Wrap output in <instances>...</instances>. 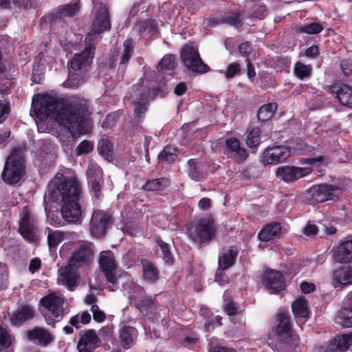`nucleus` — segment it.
I'll list each match as a JSON object with an SVG mask.
<instances>
[{
  "mask_svg": "<svg viewBox=\"0 0 352 352\" xmlns=\"http://www.w3.org/2000/svg\"><path fill=\"white\" fill-rule=\"evenodd\" d=\"M32 108L38 118H53L72 133L85 134L90 128L91 112L85 98L71 97L64 101L49 94L38 95Z\"/></svg>",
  "mask_w": 352,
  "mask_h": 352,
  "instance_id": "f257e3e1",
  "label": "nucleus"
},
{
  "mask_svg": "<svg viewBox=\"0 0 352 352\" xmlns=\"http://www.w3.org/2000/svg\"><path fill=\"white\" fill-rule=\"evenodd\" d=\"M48 197L53 202H61L63 218L68 223L78 222L82 214L80 183L74 177L57 173L48 184Z\"/></svg>",
  "mask_w": 352,
  "mask_h": 352,
  "instance_id": "f03ea898",
  "label": "nucleus"
},
{
  "mask_svg": "<svg viewBox=\"0 0 352 352\" xmlns=\"http://www.w3.org/2000/svg\"><path fill=\"white\" fill-rule=\"evenodd\" d=\"M26 173L25 160L20 148H14L6 158L1 179L8 185H19Z\"/></svg>",
  "mask_w": 352,
  "mask_h": 352,
  "instance_id": "7ed1b4c3",
  "label": "nucleus"
},
{
  "mask_svg": "<svg viewBox=\"0 0 352 352\" xmlns=\"http://www.w3.org/2000/svg\"><path fill=\"white\" fill-rule=\"evenodd\" d=\"M188 238L198 248L210 244L217 236L215 222L210 218L199 219L191 228L187 229Z\"/></svg>",
  "mask_w": 352,
  "mask_h": 352,
  "instance_id": "20e7f679",
  "label": "nucleus"
},
{
  "mask_svg": "<svg viewBox=\"0 0 352 352\" xmlns=\"http://www.w3.org/2000/svg\"><path fill=\"white\" fill-rule=\"evenodd\" d=\"M276 333L278 338L283 341V346L285 345L287 352H292L299 344V337L292 333L290 317L287 313L280 312L277 315Z\"/></svg>",
  "mask_w": 352,
  "mask_h": 352,
  "instance_id": "39448f33",
  "label": "nucleus"
},
{
  "mask_svg": "<svg viewBox=\"0 0 352 352\" xmlns=\"http://www.w3.org/2000/svg\"><path fill=\"white\" fill-rule=\"evenodd\" d=\"M79 10L80 6L78 3L64 5L47 16H43L41 19V25L49 24L52 30H55L58 26L65 28L67 24L65 19L76 15Z\"/></svg>",
  "mask_w": 352,
  "mask_h": 352,
  "instance_id": "423d86ee",
  "label": "nucleus"
},
{
  "mask_svg": "<svg viewBox=\"0 0 352 352\" xmlns=\"http://www.w3.org/2000/svg\"><path fill=\"white\" fill-rule=\"evenodd\" d=\"M180 58L183 65L192 72L205 74L210 71V67L200 57L198 49L190 45L183 47Z\"/></svg>",
  "mask_w": 352,
  "mask_h": 352,
  "instance_id": "0eeeda50",
  "label": "nucleus"
},
{
  "mask_svg": "<svg viewBox=\"0 0 352 352\" xmlns=\"http://www.w3.org/2000/svg\"><path fill=\"white\" fill-rule=\"evenodd\" d=\"M111 28L109 11L106 8H103L96 14L91 30L86 35L85 41L95 44V40L97 38L100 40L102 38L101 34L106 31H109Z\"/></svg>",
  "mask_w": 352,
  "mask_h": 352,
  "instance_id": "6e6552de",
  "label": "nucleus"
},
{
  "mask_svg": "<svg viewBox=\"0 0 352 352\" xmlns=\"http://www.w3.org/2000/svg\"><path fill=\"white\" fill-rule=\"evenodd\" d=\"M20 217L19 232L26 241L29 242L34 241L36 240L37 223L28 207H24L22 209Z\"/></svg>",
  "mask_w": 352,
  "mask_h": 352,
  "instance_id": "1a4fd4ad",
  "label": "nucleus"
},
{
  "mask_svg": "<svg viewBox=\"0 0 352 352\" xmlns=\"http://www.w3.org/2000/svg\"><path fill=\"white\" fill-rule=\"evenodd\" d=\"M111 223V216L109 212L97 210H94L89 223L91 234L97 237L103 236Z\"/></svg>",
  "mask_w": 352,
  "mask_h": 352,
  "instance_id": "9d476101",
  "label": "nucleus"
},
{
  "mask_svg": "<svg viewBox=\"0 0 352 352\" xmlns=\"http://www.w3.org/2000/svg\"><path fill=\"white\" fill-rule=\"evenodd\" d=\"M96 46L94 43L85 42V47L79 54L74 55L69 62V69L74 72H81L86 70L92 63Z\"/></svg>",
  "mask_w": 352,
  "mask_h": 352,
  "instance_id": "9b49d317",
  "label": "nucleus"
},
{
  "mask_svg": "<svg viewBox=\"0 0 352 352\" xmlns=\"http://www.w3.org/2000/svg\"><path fill=\"white\" fill-rule=\"evenodd\" d=\"M313 171L311 167H299L294 165L279 166L276 171V175L280 179L287 183H294L305 177Z\"/></svg>",
  "mask_w": 352,
  "mask_h": 352,
  "instance_id": "f8f14e48",
  "label": "nucleus"
},
{
  "mask_svg": "<svg viewBox=\"0 0 352 352\" xmlns=\"http://www.w3.org/2000/svg\"><path fill=\"white\" fill-rule=\"evenodd\" d=\"M291 155V150L287 146L278 145L267 147L262 154L264 165H274L285 162Z\"/></svg>",
  "mask_w": 352,
  "mask_h": 352,
  "instance_id": "ddd939ff",
  "label": "nucleus"
},
{
  "mask_svg": "<svg viewBox=\"0 0 352 352\" xmlns=\"http://www.w3.org/2000/svg\"><path fill=\"white\" fill-rule=\"evenodd\" d=\"M98 263L106 280L113 285H116L118 280L116 275L117 265L113 253L110 250L102 251L100 254Z\"/></svg>",
  "mask_w": 352,
  "mask_h": 352,
  "instance_id": "4468645a",
  "label": "nucleus"
},
{
  "mask_svg": "<svg viewBox=\"0 0 352 352\" xmlns=\"http://www.w3.org/2000/svg\"><path fill=\"white\" fill-rule=\"evenodd\" d=\"M262 284L272 294H277L285 288V278L280 272L267 269L262 275Z\"/></svg>",
  "mask_w": 352,
  "mask_h": 352,
  "instance_id": "2eb2a0df",
  "label": "nucleus"
},
{
  "mask_svg": "<svg viewBox=\"0 0 352 352\" xmlns=\"http://www.w3.org/2000/svg\"><path fill=\"white\" fill-rule=\"evenodd\" d=\"M86 175L90 192L94 197L99 199L101 196L102 168L96 163H90L88 165Z\"/></svg>",
  "mask_w": 352,
  "mask_h": 352,
  "instance_id": "dca6fc26",
  "label": "nucleus"
},
{
  "mask_svg": "<svg viewBox=\"0 0 352 352\" xmlns=\"http://www.w3.org/2000/svg\"><path fill=\"white\" fill-rule=\"evenodd\" d=\"M64 300L54 293H50L40 300V305L47 309L52 316L61 320L65 314L63 308Z\"/></svg>",
  "mask_w": 352,
  "mask_h": 352,
  "instance_id": "f3484780",
  "label": "nucleus"
},
{
  "mask_svg": "<svg viewBox=\"0 0 352 352\" xmlns=\"http://www.w3.org/2000/svg\"><path fill=\"white\" fill-rule=\"evenodd\" d=\"M223 152L228 158L234 160L237 163H242L248 157L246 149L241 146L239 140L236 138L226 139Z\"/></svg>",
  "mask_w": 352,
  "mask_h": 352,
  "instance_id": "a211bd4d",
  "label": "nucleus"
},
{
  "mask_svg": "<svg viewBox=\"0 0 352 352\" xmlns=\"http://www.w3.org/2000/svg\"><path fill=\"white\" fill-rule=\"evenodd\" d=\"M93 252L87 244H82L72 252L67 263L76 267L88 266L92 261Z\"/></svg>",
  "mask_w": 352,
  "mask_h": 352,
  "instance_id": "6ab92c4d",
  "label": "nucleus"
},
{
  "mask_svg": "<svg viewBox=\"0 0 352 352\" xmlns=\"http://www.w3.org/2000/svg\"><path fill=\"white\" fill-rule=\"evenodd\" d=\"M338 190V186L328 184H320L311 186L307 192L311 199L316 202H324L328 200H334L333 192Z\"/></svg>",
  "mask_w": 352,
  "mask_h": 352,
  "instance_id": "aec40b11",
  "label": "nucleus"
},
{
  "mask_svg": "<svg viewBox=\"0 0 352 352\" xmlns=\"http://www.w3.org/2000/svg\"><path fill=\"white\" fill-rule=\"evenodd\" d=\"M100 344V338L95 330L88 329L81 335L76 348L78 352H94Z\"/></svg>",
  "mask_w": 352,
  "mask_h": 352,
  "instance_id": "412c9836",
  "label": "nucleus"
},
{
  "mask_svg": "<svg viewBox=\"0 0 352 352\" xmlns=\"http://www.w3.org/2000/svg\"><path fill=\"white\" fill-rule=\"evenodd\" d=\"M10 322L14 326H20L36 316L35 309L30 305L19 306L17 309L8 314Z\"/></svg>",
  "mask_w": 352,
  "mask_h": 352,
  "instance_id": "4be33fe9",
  "label": "nucleus"
},
{
  "mask_svg": "<svg viewBox=\"0 0 352 352\" xmlns=\"http://www.w3.org/2000/svg\"><path fill=\"white\" fill-rule=\"evenodd\" d=\"M238 252L239 250L235 245L230 246L228 250L223 248L219 252L216 276H217L219 270L225 271L235 264Z\"/></svg>",
  "mask_w": 352,
  "mask_h": 352,
  "instance_id": "5701e85b",
  "label": "nucleus"
},
{
  "mask_svg": "<svg viewBox=\"0 0 352 352\" xmlns=\"http://www.w3.org/2000/svg\"><path fill=\"white\" fill-rule=\"evenodd\" d=\"M27 338L42 346H47L54 340V336L44 327H36L27 331Z\"/></svg>",
  "mask_w": 352,
  "mask_h": 352,
  "instance_id": "b1692460",
  "label": "nucleus"
},
{
  "mask_svg": "<svg viewBox=\"0 0 352 352\" xmlns=\"http://www.w3.org/2000/svg\"><path fill=\"white\" fill-rule=\"evenodd\" d=\"M60 272L63 285L69 291H74L78 285V269L67 263L63 269L60 270Z\"/></svg>",
  "mask_w": 352,
  "mask_h": 352,
  "instance_id": "393cba45",
  "label": "nucleus"
},
{
  "mask_svg": "<svg viewBox=\"0 0 352 352\" xmlns=\"http://www.w3.org/2000/svg\"><path fill=\"white\" fill-rule=\"evenodd\" d=\"M332 94H336L340 104L352 109V87L344 83H334L330 87Z\"/></svg>",
  "mask_w": 352,
  "mask_h": 352,
  "instance_id": "a878e982",
  "label": "nucleus"
},
{
  "mask_svg": "<svg viewBox=\"0 0 352 352\" xmlns=\"http://www.w3.org/2000/svg\"><path fill=\"white\" fill-rule=\"evenodd\" d=\"M352 345V332L338 335L333 338L329 343L327 352L346 351Z\"/></svg>",
  "mask_w": 352,
  "mask_h": 352,
  "instance_id": "bb28decb",
  "label": "nucleus"
},
{
  "mask_svg": "<svg viewBox=\"0 0 352 352\" xmlns=\"http://www.w3.org/2000/svg\"><path fill=\"white\" fill-rule=\"evenodd\" d=\"M188 176L195 182L204 179L206 170L203 161L200 159H190L187 161Z\"/></svg>",
  "mask_w": 352,
  "mask_h": 352,
  "instance_id": "cd10ccee",
  "label": "nucleus"
},
{
  "mask_svg": "<svg viewBox=\"0 0 352 352\" xmlns=\"http://www.w3.org/2000/svg\"><path fill=\"white\" fill-rule=\"evenodd\" d=\"M140 263L144 280L151 284L157 283L160 278V273L155 264L146 258H142Z\"/></svg>",
  "mask_w": 352,
  "mask_h": 352,
  "instance_id": "c85d7f7f",
  "label": "nucleus"
},
{
  "mask_svg": "<svg viewBox=\"0 0 352 352\" xmlns=\"http://www.w3.org/2000/svg\"><path fill=\"white\" fill-rule=\"evenodd\" d=\"M138 336V330L133 327L124 325L119 331L120 344L124 349H128L133 344Z\"/></svg>",
  "mask_w": 352,
  "mask_h": 352,
  "instance_id": "c756f323",
  "label": "nucleus"
},
{
  "mask_svg": "<svg viewBox=\"0 0 352 352\" xmlns=\"http://www.w3.org/2000/svg\"><path fill=\"white\" fill-rule=\"evenodd\" d=\"M335 259L342 263L352 262V240L341 243L334 252Z\"/></svg>",
  "mask_w": 352,
  "mask_h": 352,
  "instance_id": "7c9ffc66",
  "label": "nucleus"
},
{
  "mask_svg": "<svg viewBox=\"0 0 352 352\" xmlns=\"http://www.w3.org/2000/svg\"><path fill=\"white\" fill-rule=\"evenodd\" d=\"M136 307L145 316L153 318L156 312L155 298L145 295L140 298Z\"/></svg>",
  "mask_w": 352,
  "mask_h": 352,
  "instance_id": "2f4dec72",
  "label": "nucleus"
},
{
  "mask_svg": "<svg viewBox=\"0 0 352 352\" xmlns=\"http://www.w3.org/2000/svg\"><path fill=\"white\" fill-rule=\"evenodd\" d=\"M15 336L12 331L6 327L0 325V352H14L12 344Z\"/></svg>",
  "mask_w": 352,
  "mask_h": 352,
  "instance_id": "473e14b6",
  "label": "nucleus"
},
{
  "mask_svg": "<svg viewBox=\"0 0 352 352\" xmlns=\"http://www.w3.org/2000/svg\"><path fill=\"white\" fill-rule=\"evenodd\" d=\"M348 307L341 309L338 314L339 323L344 327H352V291L347 295Z\"/></svg>",
  "mask_w": 352,
  "mask_h": 352,
  "instance_id": "72a5a7b5",
  "label": "nucleus"
},
{
  "mask_svg": "<svg viewBox=\"0 0 352 352\" xmlns=\"http://www.w3.org/2000/svg\"><path fill=\"white\" fill-rule=\"evenodd\" d=\"M281 225L278 222H272L263 227L258 234L262 241H269L278 236L281 231Z\"/></svg>",
  "mask_w": 352,
  "mask_h": 352,
  "instance_id": "f704fd0d",
  "label": "nucleus"
},
{
  "mask_svg": "<svg viewBox=\"0 0 352 352\" xmlns=\"http://www.w3.org/2000/svg\"><path fill=\"white\" fill-rule=\"evenodd\" d=\"M292 309L296 319L298 321L302 320L305 322L309 317L307 301L303 298H297L292 305Z\"/></svg>",
  "mask_w": 352,
  "mask_h": 352,
  "instance_id": "c9c22d12",
  "label": "nucleus"
},
{
  "mask_svg": "<svg viewBox=\"0 0 352 352\" xmlns=\"http://www.w3.org/2000/svg\"><path fill=\"white\" fill-rule=\"evenodd\" d=\"M134 43L131 38L126 39L123 43V51L119 62L118 72L124 73L126 63L129 61L134 52Z\"/></svg>",
  "mask_w": 352,
  "mask_h": 352,
  "instance_id": "e433bc0d",
  "label": "nucleus"
},
{
  "mask_svg": "<svg viewBox=\"0 0 352 352\" xmlns=\"http://www.w3.org/2000/svg\"><path fill=\"white\" fill-rule=\"evenodd\" d=\"M332 278L338 285L352 284V267H344L336 269L333 272Z\"/></svg>",
  "mask_w": 352,
  "mask_h": 352,
  "instance_id": "4c0bfd02",
  "label": "nucleus"
},
{
  "mask_svg": "<svg viewBox=\"0 0 352 352\" xmlns=\"http://www.w3.org/2000/svg\"><path fill=\"white\" fill-rule=\"evenodd\" d=\"M177 65V63L175 56L172 54H166L159 62L157 68L163 74L173 76Z\"/></svg>",
  "mask_w": 352,
  "mask_h": 352,
  "instance_id": "58836bf2",
  "label": "nucleus"
},
{
  "mask_svg": "<svg viewBox=\"0 0 352 352\" xmlns=\"http://www.w3.org/2000/svg\"><path fill=\"white\" fill-rule=\"evenodd\" d=\"M136 28L141 36L154 35L158 32V23L153 19H147L136 23Z\"/></svg>",
  "mask_w": 352,
  "mask_h": 352,
  "instance_id": "ea45409f",
  "label": "nucleus"
},
{
  "mask_svg": "<svg viewBox=\"0 0 352 352\" xmlns=\"http://www.w3.org/2000/svg\"><path fill=\"white\" fill-rule=\"evenodd\" d=\"M223 311L228 316H235L241 314L244 311L245 309H241L239 305L235 302L233 298L230 296L228 292H225L223 294Z\"/></svg>",
  "mask_w": 352,
  "mask_h": 352,
  "instance_id": "a19ab883",
  "label": "nucleus"
},
{
  "mask_svg": "<svg viewBox=\"0 0 352 352\" xmlns=\"http://www.w3.org/2000/svg\"><path fill=\"white\" fill-rule=\"evenodd\" d=\"M170 184V181L166 177H160L157 179H149L142 186L144 191H157L162 190Z\"/></svg>",
  "mask_w": 352,
  "mask_h": 352,
  "instance_id": "79ce46f5",
  "label": "nucleus"
},
{
  "mask_svg": "<svg viewBox=\"0 0 352 352\" xmlns=\"http://www.w3.org/2000/svg\"><path fill=\"white\" fill-rule=\"evenodd\" d=\"M86 80L84 74L82 72L77 73L69 69V74L67 79L63 82L65 87L76 89L82 85Z\"/></svg>",
  "mask_w": 352,
  "mask_h": 352,
  "instance_id": "37998d69",
  "label": "nucleus"
},
{
  "mask_svg": "<svg viewBox=\"0 0 352 352\" xmlns=\"http://www.w3.org/2000/svg\"><path fill=\"white\" fill-rule=\"evenodd\" d=\"M178 151L177 147L172 145H166L158 155V159L167 164H172L175 161Z\"/></svg>",
  "mask_w": 352,
  "mask_h": 352,
  "instance_id": "c03bdc74",
  "label": "nucleus"
},
{
  "mask_svg": "<svg viewBox=\"0 0 352 352\" xmlns=\"http://www.w3.org/2000/svg\"><path fill=\"white\" fill-rule=\"evenodd\" d=\"M276 109V103H267L262 105L257 112L258 120L261 122L268 121L273 117Z\"/></svg>",
  "mask_w": 352,
  "mask_h": 352,
  "instance_id": "a18cd8bd",
  "label": "nucleus"
},
{
  "mask_svg": "<svg viewBox=\"0 0 352 352\" xmlns=\"http://www.w3.org/2000/svg\"><path fill=\"white\" fill-rule=\"evenodd\" d=\"M261 131L259 127H254L245 138L246 145L253 149V152L257 150L258 146L261 144Z\"/></svg>",
  "mask_w": 352,
  "mask_h": 352,
  "instance_id": "49530a36",
  "label": "nucleus"
},
{
  "mask_svg": "<svg viewBox=\"0 0 352 352\" xmlns=\"http://www.w3.org/2000/svg\"><path fill=\"white\" fill-rule=\"evenodd\" d=\"M48 230L47 244L50 250H55L57 246L63 241L64 232L60 230H52L50 228H46Z\"/></svg>",
  "mask_w": 352,
  "mask_h": 352,
  "instance_id": "de8ad7c7",
  "label": "nucleus"
},
{
  "mask_svg": "<svg viewBox=\"0 0 352 352\" xmlns=\"http://www.w3.org/2000/svg\"><path fill=\"white\" fill-rule=\"evenodd\" d=\"M134 116L138 119L137 126H139V123L142 122L145 118V113L148 111V101L144 98L142 100L133 101Z\"/></svg>",
  "mask_w": 352,
  "mask_h": 352,
  "instance_id": "09e8293b",
  "label": "nucleus"
},
{
  "mask_svg": "<svg viewBox=\"0 0 352 352\" xmlns=\"http://www.w3.org/2000/svg\"><path fill=\"white\" fill-rule=\"evenodd\" d=\"M243 19V14L241 12H234L229 14H226L221 17V21L231 26H235L241 24Z\"/></svg>",
  "mask_w": 352,
  "mask_h": 352,
  "instance_id": "8fccbe9b",
  "label": "nucleus"
},
{
  "mask_svg": "<svg viewBox=\"0 0 352 352\" xmlns=\"http://www.w3.org/2000/svg\"><path fill=\"white\" fill-rule=\"evenodd\" d=\"M156 243L160 247L162 252L164 261L169 264L172 265L174 262V258L170 253L169 245L167 243L164 242L161 238L158 237L156 239Z\"/></svg>",
  "mask_w": 352,
  "mask_h": 352,
  "instance_id": "3c124183",
  "label": "nucleus"
},
{
  "mask_svg": "<svg viewBox=\"0 0 352 352\" xmlns=\"http://www.w3.org/2000/svg\"><path fill=\"white\" fill-rule=\"evenodd\" d=\"M323 30L322 25L319 23H311L299 26L297 32L300 33H305L308 34H316L320 33Z\"/></svg>",
  "mask_w": 352,
  "mask_h": 352,
  "instance_id": "603ef678",
  "label": "nucleus"
},
{
  "mask_svg": "<svg viewBox=\"0 0 352 352\" xmlns=\"http://www.w3.org/2000/svg\"><path fill=\"white\" fill-rule=\"evenodd\" d=\"M294 74L301 80L308 78L311 74V67L301 62H297L294 66Z\"/></svg>",
  "mask_w": 352,
  "mask_h": 352,
  "instance_id": "864d4df0",
  "label": "nucleus"
},
{
  "mask_svg": "<svg viewBox=\"0 0 352 352\" xmlns=\"http://www.w3.org/2000/svg\"><path fill=\"white\" fill-rule=\"evenodd\" d=\"M99 153L104 157H110L113 153V146L109 140H100L98 144Z\"/></svg>",
  "mask_w": 352,
  "mask_h": 352,
  "instance_id": "5fc2aeb1",
  "label": "nucleus"
},
{
  "mask_svg": "<svg viewBox=\"0 0 352 352\" xmlns=\"http://www.w3.org/2000/svg\"><path fill=\"white\" fill-rule=\"evenodd\" d=\"M120 116L117 111L107 114L102 123V127L106 129H111L116 124Z\"/></svg>",
  "mask_w": 352,
  "mask_h": 352,
  "instance_id": "6e6d98bb",
  "label": "nucleus"
},
{
  "mask_svg": "<svg viewBox=\"0 0 352 352\" xmlns=\"http://www.w3.org/2000/svg\"><path fill=\"white\" fill-rule=\"evenodd\" d=\"M241 71V65L237 62H234L228 66L226 70L224 72V75L227 79H230L234 78L236 75L240 74Z\"/></svg>",
  "mask_w": 352,
  "mask_h": 352,
  "instance_id": "4d7b16f0",
  "label": "nucleus"
},
{
  "mask_svg": "<svg viewBox=\"0 0 352 352\" xmlns=\"http://www.w3.org/2000/svg\"><path fill=\"white\" fill-rule=\"evenodd\" d=\"M94 149V144L88 141H82L76 148V153L77 155H81L82 154H88L91 153Z\"/></svg>",
  "mask_w": 352,
  "mask_h": 352,
  "instance_id": "13d9d810",
  "label": "nucleus"
},
{
  "mask_svg": "<svg viewBox=\"0 0 352 352\" xmlns=\"http://www.w3.org/2000/svg\"><path fill=\"white\" fill-rule=\"evenodd\" d=\"M267 14V6L265 4L256 3L253 7L252 16L258 19H263Z\"/></svg>",
  "mask_w": 352,
  "mask_h": 352,
  "instance_id": "bf43d9fd",
  "label": "nucleus"
},
{
  "mask_svg": "<svg viewBox=\"0 0 352 352\" xmlns=\"http://www.w3.org/2000/svg\"><path fill=\"white\" fill-rule=\"evenodd\" d=\"M239 54L244 58H250L249 56L252 52V46L250 42L245 41L239 44Z\"/></svg>",
  "mask_w": 352,
  "mask_h": 352,
  "instance_id": "052dcab7",
  "label": "nucleus"
},
{
  "mask_svg": "<svg viewBox=\"0 0 352 352\" xmlns=\"http://www.w3.org/2000/svg\"><path fill=\"white\" fill-rule=\"evenodd\" d=\"M94 320L98 323L104 322L106 319L105 314L101 311L97 305H93L91 307Z\"/></svg>",
  "mask_w": 352,
  "mask_h": 352,
  "instance_id": "680f3d73",
  "label": "nucleus"
},
{
  "mask_svg": "<svg viewBox=\"0 0 352 352\" xmlns=\"http://www.w3.org/2000/svg\"><path fill=\"white\" fill-rule=\"evenodd\" d=\"M340 69L342 73L349 76L352 74V60L350 58H345L340 61Z\"/></svg>",
  "mask_w": 352,
  "mask_h": 352,
  "instance_id": "e2e57ef3",
  "label": "nucleus"
},
{
  "mask_svg": "<svg viewBox=\"0 0 352 352\" xmlns=\"http://www.w3.org/2000/svg\"><path fill=\"white\" fill-rule=\"evenodd\" d=\"M13 4L19 8L25 10L30 9L35 6V0H12Z\"/></svg>",
  "mask_w": 352,
  "mask_h": 352,
  "instance_id": "0e129e2a",
  "label": "nucleus"
},
{
  "mask_svg": "<svg viewBox=\"0 0 352 352\" xmlns=\"http://www.w3.org/2000/svg\"><path fill=\"white\" fill-rule=\"evenodd\" d=\"M222 317L221 316H212L208 318L205 322V329L207 331L214 329V324L217 322L218 324L221 325Z\"/></svg>",
  "mask_w": 352,
  "mask_h": 352,
  "instance_id": "69168bd1",
  "label": "nucleus"
},
{
  "mask_svg": "<svg viewBox=\"0 0 352 352\" xmlns=\"http://www.w3.org/2000/svg\"><path fill=\"white\" fill-rule=\"evenodd\" d=\"M10 113V104L5 100H0V122L5 120Z\"/></svg>",
  "mask_w": 352,
  "mask_h": 352,
  "instance_id": "338daca9",
  "label": "nucleus"
},
{
  "mask_svg": "<svg viewBox=\"0 0 352 352\" xmlns=\"http://www.w3.org/2000/svg\"><path fill=\"white\" fill-rule=\"evenodd\" d=\"M325 158L323 155L316 157H301L299 159L300 164H314L317 162H323Z\"/></svg>",
  "mask_w": 352,
  "mask_h": 352,
  "instance_id": "774afa93",
  "label": "nucleus"
}]
</instances>
